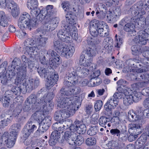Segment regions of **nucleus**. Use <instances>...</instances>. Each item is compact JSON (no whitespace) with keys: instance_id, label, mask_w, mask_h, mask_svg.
Returning <instances> with one entry per match:
<instances>
[{"instance_id":"f257e3e1","label":"nucleus","mask_w":149,"mask_h":149,"mask_svg":"<svg viewBox=\"0 0 149 149\" xmlns=\"http://www.w3.org/2000/svg\"><path fill=\"white\" fill-rule=\"evenodd\" d=\"M42 90H40L37 93L31 94L25 101L23 108V110L25 112L29 111L32 107L33 109H38V107H43V98L46 96Z\"/></svg>"},{"instance_id":"f03ea898","label":"nucleus","mask_w":149,"mask_h":149,"mask_svg":"<svg viewBox=\"0 0 149 149\" xmlns=\"http://www.w3.org/2000/svg\"><path fill=\"white\" fill-rule=\"evenodd\" d=\"M37 71L41 78L47 79L45 86L48 89H51L56 84L58 79L57 74L50 71L47 68H38Z\"/></svg>"},{"instance_id":"7ed1b4c3","label":"nucleus","mask_w":149,"mask_h":149,"mask_svg":"<svg viewBox=\"0 0 149 149\" xmlns=\"http://www.w3.org/2000/svg\"><path fill=\"white\" fill-rule=\"evenodd\" d=\"M58 97L59 101L58 106L60 108H64L63 109L64 110L67 118L73 115L77 109L72 104V98L63 97V99H62L61 97Z\"/></svg>"},{"instance_id":"20e7f679","label":"nucleus","mask_w":149,"mask_h":149,"mask_svg":"<svg viewBox=\"0 0 149 149\" xmlns=\"http://www.w3.org/2000/svg\"><path fill=\"white\" fill-rule=\"evenodd\" d=\"M54 48L58 52H61V55L68 58L72 57L74 52L73 47L68 48L64 42L57 40L54 42Z\"/></svg>"},{"instance_id":"39448f33","label":"nucleus","mask_w":149,"mask_h":149,"mask_svg":"<svg viewBox=\"0 0 149 149\" xmlns=\"http://www.w3.org/2000/svg\"><path fill=\"white\" fill-rule=\"evenodd\" d=\"M64 79L63 85L65 87H63L61 89L67 88L68 90H69L77 83L78 74L73 67L68 68Z\"/></svg>"},{"instance_id":"423d86ee","label":"nucleus","mask_w":149,"mask_h":149,"mask_svg":"<svg viewBox=\"0 0 149 149\" xmlns=\"http://www.w3.org/2000/svg\"><path fill=\"white\" fill-rule=\"evenodd\" d=\"M18 27L21 29H25L31 30L32 28L36 26V23L33 19H31L30 15L25 12L20 16L17 23Z\"/></svg>"},{"instance_id":"0eeeda50","label":"nucleus","mask_w":149,"mask_h":149,"mask_svg":"<svg viewBox=\"0 0 149 149\" xmlns=\"http://www.w3.org/2000/svg\"><path fill=\"white\" fill-rule=\"evenodd\" d=\"M8 69L9 72V76L10 78L15 76L17 72H19L23 69L26 70V68L22 64L20 59L17 58L14 59L11 65L8 66Z\"/></svg>"},{"instance_id":"6e6552de","label":"nucleus","mask_w":149,"mask_h":149,"mask_svg":"<svg viewBox=\"0 0 149 149\" xmlns=\"http://www.w3.org/2000/svg\"><path fill=\"white\" fill-rule=\"evenodd\" d=\"M145 109L142 107H139L134 112L130 111L128 114L129 120L132 122L136 121L145 116Z\"/></svg>"},{"instance_id":"1a4fd4ad","label":"nucleus","mask_w":149,"mask_h":149,"mask_svg":"<svg viewBox=\"0 0 149 149\" xmlns=\"http://www.w3.org/2000/svg\"><path fill=\"white\" fill-rule=\"evenodd\" d=\"M81 89L79 87H75L73 86L69 90H68L67 88L61 89L58 93V97L63 99V97H67L70 95L79 93Z\"/></svg>"},{"instance_id":"9d476101","label":"nucleus","mask_w":149,"mask_h":149,"mask_svg":"<svg viewBox=\"0 0 149 149\" xmlns=\"http://www.w3.org/2000/svg\"><path fill=\"white\" fill-rule=\"evenodd\" d=\"M64 133V132L63 131L56 130L52 132L50 134L49 141V145L53 146L55 145L58 141L61 143H64V140L61 139V137L62 136H63Z\"/></svg>"},{"instance_id":"9b49d317","label":"nucleus","mask_w":149,"mask_h":149,"mask_svg":"<svg viewBox=\"0 0 149 149\" xmlns=\"http://www.w3.org/2000/svg\"><path fill=\"white\" fill-rule=\"evenodd\" d=\"M137 36L132 39V42H134L132 44H140L145 45L147 43V41L149 40V36L143 30H141L137 33Z\"/></svg>"},{"instance_id":"f8f14e48","label":"nucleus","mask_w":149,"mask_h":149,"mask_svg":"<svg viewBox=\"0 0 149 149\" xmlns=\"http://www.w3.org/2000/svg\"><path fill=\"white\" fill-rule=\"evenodd\" d=\"M16 139L9 136L8 132H5L3 134L0 139V143H3L8 148H11L14 145Z\"/></svg>"},{"instance_id":"ddd939ff","label":"nucleus","mask_w":149,"mask_h":149,"mask_svg":"<svg viewBox=\"0 0 149 149\" xmlns=\"http://www.w3.org/2000/svg\"><path fill=\"white\" fill-rule=\"evenodd\" d=\"M40 90H42V91L44 92L45 94L46 95V96L43 98L44 102H43L44 104L43 107H38V109H43L46 110V109H50L51 107L53 106V104L51 103V100L53 98L54 96V95L52 93L48 94L45 91H44V89L42 88Z\"/></svg>"},{"instance_id":"4468645a","label":"nucleus","mask_w":149,"mask_h":149,"mask_svg":"<svg viewBox=\"0 0 149 149\" xmlns=\"http://www.w3.org/2000/svg\"><path fill=\"white\" fill-rule=\"evenodd\" d=\"M39 81L38 80H36L33 79H30L28 81L24 80V91L28 93L36 88L39 85Z\"/></svg>"},{"instance_id":"2eb2a0df","label":"nucleus","mask_w":149,"mask_h":149,"mask_svg":"<svg viewBox=\"0 0 149 149\" xmlns=\"http://www.w3.org/2000/svg\"><path fill=\"white\" fill-rule=\"evenodd\" d=\"M31 13L33 17V21L35 22L36 25L40 22H42L43 19L42 17L43 15V10H40L39 8H36L31 9Z\"/></svg>"},{"instance_id":"dca6fc26","label":"nucleus","mask_w":149,"mask_h":149,"mask_svg":"<svg viewBox=\"0 0 149 149\" xmlns=\"http://www.w3.org/2000/svg\"><path fill=\"white\" fill-rule=\"evenodd\" d=\"M143 3L142 1L138 3V6L134 5L131 8L132 9V14H134L133 16L143 15L146 14L145 9L144 7Z\"/></svg>"},{"instance_id":"f3484780","label":"nucleus","mask_w":149,"mask_h":149,"mask_svg":"<svg viewBox=\"0 0 149 149\" xmlns=\"http://www.w3.org/2000/svg\"><path fill=\"white\" fill-rule=\"evenodd\" d=\"M141 81H145L136 83L133 86L136 88H143L146 87L149 84V73L141 72Z\"/></svg>"},{"instance_id":"a211bd4d","label":"nucleus","mask_w":149,"mask_h":149,"mask_svg":"<svg viewBox=\"0 0 149 149\" xmlns=\"http://www.w3.org/2000/svg\"><path fill=\"white\" fill-rule=\"evenodd\" d=\"M36 128V126L31 121H29L25 126L22 131L23 136L24 138L28 137Z\"/></svg>"},{"instance_id":"6ab92c4d","label":"nucleus","mask_w":149,"mask_h":149,"mask_svg":"<svg viewBox=\"0 0 149 149\" xmlns=\"http://www.w3.org/2000/svg\"><path fill=\"white\" fill-rule=\"evenodd\" d=\"M104 26L103 23L99 22L98 23H95L93 24L90 26L89 31L91 34L94 37L96 36L98 33V31L101 32L102 31L104 30L103 27Z\"/></svg>"},{"instance_id":"aec40b11","label":"nucleus","mask_w":149,"mask_h":149,"mask_svg":"<svg viewBox=\"0 0 149 149\" xmlns=\"http://www.w3.org/2000/svg\"><path fill=\"white\" fill-rule=\"evenodd\" d=\"M48 23L45 24L44 29L45 31L48 32L54 30L57 26L58 22L56 18L52 19L50 20H46Z\"/></svg>"},{"instance_id":"412c9836","label":"nucleus","mask_w":149,"mask_h":149,"mask_svg":"<svg viewBox=\"0 0 149 149\" xmlns=\"http://www.w3.org/2000/svg\"><path fill=\"white\" fill-rule=\"evenodd\" d=\"M26 73V70H24L23 69L22 71L21 72H17L16 77L15 79V84L16 85L19 84L22 85L24 87V79L25 78Z\"/></svg>"},{"instance_id":"4be33fe9","label":"nucleus","mask_w":149,"mask_h":149,"mask_svg":"<svg viewBox=\"0 0 149 149\" xmlns=\"http://www.w3.org/2000/svg\"><path fill=\"white\" fill-rule=\"evenodd\" d=\"M7 8L11 10V14L14 18L17 17L20 13L19 8L17 3L13 1L12 3H8Z\"/></svg>"},{"instance_id":"5701e85b","label":"nucleus","mask_w":149,"mask_h":149,"mask_svg":"<svg viewBox=\"0 0 149 149\" xmlns=\"http://www.w3.org/2000/svg\"><path fill=\"white\" fill-rule=\"evenodd\" d=\"M64 138L70 145H75V138L77 136V134L73 132H71L70 131H67L64 132Z\"/></svg>"},{"instance_id":"b1692460","label":"nucleus","mask_w":149,"mask_h":149,"mask_svg":"<svg viewBox=\"0 0 149 149\" xmlns=\"http://www.w3.org/2000/svg\"><path fill=\"white\" fill-rule=\"evenodd\" d=\"M149 137V133H143L138 139L135 143V147L137 149H139L140 148L143 147L147 141V139Z\"/></svg>"},{"instance_id":"393cba45","label":"nucleus","mask_w":149,"mask_h":149,"mask_svg":"<svg viewBox=\"0 0 149 149\" xmlns=\"http://www.w3.org/2000/svg\"><path fill=\"white\" fill-rule=\"evenodd\" d=\"M54 13L53 9V6L48 5L46 6L45 10H43V15L42 17L43 19L50 20Z\"/></svg>"},{"instance_id":"a878e982","label":"nucleus","mask_w":149,"mask_h":149,"mask_svg":"<svg viewBox=\"0 0 149 149\" xmlns=\"http://www.w3.org/2000/svg\"><path fill=\"white\" fill-rule=\"evenodd\" d=\"M95 46H87V48L85 50L86 56H87L90 58H88L90 63L92 61L93 58L95 56L97 53Z\"/></svg>"},{"instance_id":"bb28decb","label":"nucleus","mask_w":149,"mask_h":149,"mask_svg":"<svg viewBox=\"0 0 149 149\" xmlns=\"http://www.w3.org/2000/svg\"><path fill=\"white\" fill-rule=\"evenodd\" d=\"M51 124L50 119L48 117L45 118L39 123V129L42 133L46 132Z\"/></svg>"},{"instance_id":"cd10ccee","label":"nucleus","mask_w":149,"mask_h":149,"mask_svg":"<svg viewBox=\"0 0 149 149\" xmlns=\"http://www.w3.org/2000/svg\"><path fill=\"white\" fill-rule=\"evenodd\" d=\"M53 117L57 121H62L67 118L63 109L55 111L53 114Z\"/></svg>"},{"instance_id":"c85d7f7f","label":"nucleus","mask_w":149,"mask_h":149,"mask_svg":"<svg viewBox=\"0 0 149 149\" xmlns=\"http://www.w3.org/2000/svg\"><path fill=\"white\" fill-rule=\"evenodd\" d=\"M75 17L72 18H70L68 19V23L66 21H63V22L61 26L62 27H64V29H65L67 32H70L71 30V25H74L75 24Z\"/></svg>"},{"instance_id":"c756f323","label":"nucleus","mask_w":149,"mask_h":149,"mask_svg":"<svg viewBox=\"0 0 149 149\" xmlns=\"http://www.w3.org/2000/svg\"><path fill=\"white\" fill-rule=\"evenodd\" d=\"M140 17L136 19L131 18V21L134 23L136 26L145 25L146 24V18L143 15L139 16Z\"/></svg>"},{"instance_id":"7c9ffc66","label":"nucleus","mask_w":149,"mask_h":149,"mask_svg":"<svg viewBox=\"0 0 149 149\" xmlns=\"http://www.w3.org/2000/svg\"><path fill=\"white\" fill-rule=\"evenodd\" d=\"M134 69H132L131 71V73L129 74L128 77V79L130 81H141V72H139L134 71Z\"/></svg>"},{"instance_id":"2f4dec72","label":"nucleus","mask_w":149,"mask_h":149,"mask_svg":"<svg viewBox=\"0 0 149 149\" xmlns=\"http://www.w3.org/2000/svg\"><path fill=\"white\" fill-rule=\"evenodd\" d=\"M141 58L139 56H137L135 57L132 58H130L128 59L127 61V63L128 62L130 63H129L128 65L129 66H132V65L134 66V63H137V65H135L136 67L139 68V66H141V65L139 63H141Z\"/></svg>"},{"instance_id":"473e14b6","label":"nucleus","mask_w":149,"mask_h":149,"mask_svg":"<svg viewBox=\"0 0 149 149\" xmlns=\"http://www.w3.org/2000/svg\"><path fill=\"white\" fill-rule=\"evenodd\" d=\"M36 45L38 47L41 48L46 46L48 38L46 37H41L40 38L36 39Z\"/></svg>"},{"instance_id":"72a5a7b5","label":"nucleus","mask_w":149,"mask_h":149,"mask_svg":"<svg viewBox=\"0 0 149 149\" xmlns=\"http://www.w3.org/2000/svg\"><path fill=\"white\" fill-rule=\"evenodd\" d=\"M131 42V45H134L131 47L132 54L134 56H139L142 53L141 49L138 46L135 45V44H132L134 42H132V41Z\"/></svg>"},{"instance_id":"f704fd0d","label":"nucleus","mask_w":149,"mask_h":149,"mask_svg":"<svg viewBox=\"0 0 149 149\" xmlns=\"http://www.w3.org/2000/svg\"><path fill=\"white\" fill-rule=\"evenodd\" d=\"M60 58V57H56L47 58L49 61L48 65H50L51 67H53L54 66H55L57 65H58L59 64Z\"/></svg>"},{"instance_id":"c9c22d12","label":"nucleus","mask_w":149,"mask_h":149,"mask_svg":"<svg viewBox=\"0 0 149 149\" xmlns=\"http://www.w3.org/2000/svg\"><path fill=\"white\" fill-rule=\"evenodd\" d=\"M26 50L29 54H30L31 56H35L38 54V49L35 46L32 47L30 46H27L26 48Z\"/></svg>"},{"instance_id":"e433bc0d","label":"nucleus","mask_w":149,"mask_h":149,"mask_svg":"<svg viewBox=\"0 0 149 149\" xmlns=\"http://www.w3.org/2000/svg\"><path fill=\"white\" fill-rule=\"evenodd\" d=\"M130 21V23L126 24L124 26L123 30L126 32H133L135 31H134L135 25L134 23L131 21V19Z\"/></svg>"},{"instance_id":"4c0bfd02","label":"nucleus","mask_w":149,"mask_h":149,"mask_svg":"<svg viewBox=\"0 0 149 149\" xmlns=\"http://www.w3.org/2000/svg\"><path fill=\"white\" fill-rule=\"evenodd\" d=\"M79 66L77 68L76 70L79 72V74H80V76L84 77L86 76L89 73V70L86 68Z\"/></svg>"},{"instance_id":"58836bf2","label":"nucleus","mask_w":149,"mask_h":149,"mask_svg":"<svg viewBox=\"0 0 149 149\" xmlns=\"http://www.w3.org/2000/svg\"><path fill=\"white\" fill-rule=\"evenodd\" d=\"M12 120L11 116H10L9 118H1L0 119V125L1 128H3L7 126L8 124L10 123Z\"/></svg>"},{"instance_id":"ea45409f","label":"nucleus","mask_w":149,"mask_h":149,"mask_svg":"<svg viewBox=\"0 0 149 149\" xmlns=\"http://www.w3.org/2000/svg\"><path fill=\"white\" fill-rule=\"evenodd\" d=\"M132 95H128L126 96L124 99L123 103L126 106H128L132 104L134 102Z\"/></svg>"},{"instance_id":"a19ab883","label":"nucleus","mask_w":149,"mask_h":149,"mask_svg":"<svg viewBox=\"0 0 149 149\" xmlns=\"http://www.w3.org/2000/svg\"><path fill=\"white\" fill-rule=\"evenodd\" d=\"M27 6L29 8L33 9L38 8V2L37 0H30L27 3Z\"/></svg>"},{"instance_id":"79ce46f5","label":"nucleus","mask_w":149,"mask_h":149,"mask_svg":"<svg viewBox=\"0 0 149 149\" xmlns=\"http://www.w3.org/2000/svg\"><path fill=\"white\" fill-rule=\"evenodd\" d=\"M22 85H20L19 87H13L10 91L15 95H19L22 91H24V89Z\"/></svg>"},{"instance_id":"37998d69","label":"nucleus","mask_w":149,"mask_h":149,"mask_svg":"<svg viewBox=\"0 0 149 149\" xmlns=\"http://www.w3.org/2000/svg\"><path fill=\"white\" fill-rule=\"evenodd\" d=\"M86 145L89 146H92L96 144V139L93 137H91L88 138L85 141Z\"/></svg>"},{"instance_id":"c03bdc74","label":"nucleus","mask_w":149,"mask_h":149,"mask_svg":"<svg viewBox=\"0 0 149 149\" xmlns=\"http://www.w3.org/2000/svg\"><path fill=\"white\" fill-rule=\"evenodd\" d=\"M45 56L47 58L56 57H60L56 52L51 49L48 50L47 52L45 53Z\"/></svg>"},{"instance_id":"a18cd8bd","label":"nucleus","mask_w":149,"mask_h":149,"mask_svg":"<svg viewBox=\"0 0 149 149\" xmlns=\"http://www.w3.org/2000/svg\"><path fill=\"white\" fill-rule=\"evenodd\" d=\"M110 118L106 117L104 116L100 117L99 119V123L102 126L104 127L108 122L110 120Z\"/></svg>"},{"instance_id":"49530a36","label":"nucleus","mask_w":149,"mask_h":149,"mask_svg":"<svg viewBox=\"0 0 149 149\" xmlns=\"http://www.w3.org/2000/svg\"><path fill=\"white\" fill-rule=\"evenodd\" d=\"M85 59V57L84 56L83 53H82V55L80 56V58L79 61L80 64L85 66H88L90 65V63H91L90 62L89 60L88 61V60L86 61Z\"/></svg>"},{"instance_id":"de8ad7c7","label":"nucleus","mask_w":149,"mask_h":149,"mask_svg":"<svg viewBox=\"0 0 149 149\" xmlns=\"http://www.w3.org/2000/svg\"><path fill=\"white\" fill-rule=\"evenodd\" d=\"M117 84L120 88L125 89L128 87V82L123 79H121L118 81Z\"/></svg>"},{"instance_id":"09e8293b","label":"nucleus","mask_w":149,"mask_h":149,"mask_svg":"<svg viewBox=\"0 0 149 149\" xmlns=\"http://www.w3.org/2000/svg\"><path fill=\"white\" fill-rule=\"evenodd\" d=\"M70 97L72 98V104L75 107L77 108V109H78L79 106L81 104L79 98L77 96H75L73 98L72 97H68V98Z\"/></svg>"},{"instance_id":"8fccbe9b","label":"nucleus","mask_w":149,"mask_h":149,"mask_svg":"<svg viewBox=\"0 0 149 149\" xmlns=\"http://www.w3.org/2000/svg\"><path fill=\"white\" fill-rule=\"evenodd\" d=\"M132 95L134 102H137L141 100L142 98V95H143L142 91L141 93L136 92Z\"/></svg>"},{"instance_id":"3c124183","label":"nucleus","mask_w":149,"mask_h":149,"mask_svg":"<svg viewBox=\"0 0 149 149\" xmlns=\"http://www.w3.org/2000/svg\"><path fill=\"white\" fill-rule=\"evenodd\" d=\"M62 121H58L54 123L52 126V129L54 131H63V129H62V126L61 125V122Z\"/></svg>"},{"instance_id":"603ef678","label":"nucleus","mask_w":149,"mask_h":149,"mask_svg":"<svg viewBox=\"0 0 149 149\" xmlns=\"http://www.w3.org/2000/svg\"><path fill=\"white\" fill-rule=\"evenodd\" d=\"M86 130V126L84 124H82L78 127L76 130H74L73 131H76L77 132L80 134H83L85 132Z\"/></svg>"},{"instance_id":"864d4df0","label":"nucleus","mask_w":149,"mask_h":149,"mask_svg":"<svg viewBox=\"0 0 149 149\" xmlns=\"http://www.w3.org/2000/svg\"><path fill=\"white\" fill-rule=\"evenodd\" d=\"M112 101H108L104 105V109L105 110L107 111H110L113 109L114 108L113 106Z\"/></svg>"},{"instance_id":"5fc2aeb1","label":"nucleus","mask_w":149,"mask_h":149,"mask_svg":"<svg viewBox=\"0 0 149 149\" xmlns=\"http://www.w3.org/2000/svg\"><path fill=\"white\" fill-rule=\"evenodd\" d=\"M106 41L104 42V43L106 45H105L104 47L106 48V49L108 50L109 49V47H112L113 46H112V42L113 41V39L111 38L110 37H108L106 39Z\"/></svg>"},{"instance_id":"6e6d98bb","label":"nucleus","mask_w":149,"mask_h":149,"mask_svg":"<svg viewBox=\"0 0 149 149\" xmlns=\"http://www.w3.org/2000/svg\"><path fill=\"white\" fill-rule=\"evenodd\" d=\"M98 132L97 127L96 126H94L91 127L87 131V134L90 136L95 135Z\"/></svg>"},{"instance_id":"4d7b16f0","label":"nucleus","mask_w":149,"mask_h":149,"mask_svg":"<svg viewBox=\"0 0 149 149\" xmlns=\"http://www.w3.org/2000/svg\"><path fill=\"white\" fill-rule=\"evenodd\" d=\"M136 124H132L130 125V128L128 130V132L129 133H131L132 134L135 135H137V131L136 129Z\"/></svg>"},{"instance_id":"13d9d810","label":"nucleus","mask_w":149,"mask_h":149,"mask_svg":"<svg viewBox=\"0 0 149 149\" xmlns=\"http://www.w3.org/2000/svg\"><path fill=\"white\" fill-rule=\"evenodd\" d=\"M76 137L75 138V144H77L79 146L80 145L84 142V138L81 135H77V134Z\"/></svg>"},{"instance_id":"bf43d9fd","label":"nucleus","mask_w":149,"mask_h":149,"mask_svg":"<svg viewBox=\"0 0 149 149\" xmlns=\"http://www.w3.org/2000/svg\"><path fill=\"white\" fill-rule=\"evenodd\" d=\"M13 0H0V6L3 8H7L8 4L9 3H12Z\"/></svg>"},{"instance_id":"052dcab7","label":"nucleus","mask_w":149,"mask_h":149,"mask_svg":"<svg viewBox=\"0 0 149 149\" xmlns=\"http://www.w3.org/2000/svg\"><path fill=\"white\" fill-rule=\"evenodd\" d=\"M103 105L102 101L101 100H99L97 101L94 105V108L96 111H99Z\"/></svg>"},{"instance_id":"680f3d73","label":"nucleus","mask_w":149,"mask_h":149,"mask_svg":"<svg viewBox=\"0 0 149 149\" xmlns=\"http://www.w3.org/2000/svg\"><path fill=\"white\" fill-rule=\"evenodd\" d=\"M10 100L8 98L3 97L1 102L3 107L5 108H8L10 105Z\"/></svg>"},{"instance_id":"e2e57ef3","label":"nucleus","mask_w":149,"mask_h":149,"mask_svg":"<svg viewBox=\"0 0 149 149\" xmlns=\"http://www.w3.org/2000/svg\"><path fill=\"white\" fill-rule=\"evenodd\" d=\"M61 5L65 11L72 10V9L70 8V5L68 1L63 2L61 4Z\"/></svg>"},{"instance_id":"0e129e2a","label":"nucleus","mask_w":149,"mask_h":149,"mask_svg":"<svg viewBox=\"0 0 149 149\" xmlns=\"http://www.w3.org/2000/svg\"><path fill=\"white\" fill-rule=\"evenodd\" d=\"M81 121L76 120L74 122V124L71 125L70 127V130L74 131V130H76L77 127L80 126L81 124H80Z\"/></svg>"},{"instance_id":"69168bd1","label":"nucleus","mask_w":149,"mask_h":149,"mask_svg":"<svg viewBox=\"0 0 149 149\" xmlns=\"http://www.w3.org/2000/svg\"><path fill=\"white\" fill-rule=\"evenodd\" d=\"M40 60L41 63L42 64L48 65V59H47V58L45 56V53L43 56L40 57Z\"/></svg>"},{"instance_id":"338daca9","label":"nucleus","mask_w":149,"mask_h":149,"mask_svg":"<svg viewBox=\"0 0 149 149\" xmlns=\"http://www.w3.org/2000/svg\"><path fill=\"white\" fill-rule=\"evenodd\" d=\"M20 125L18 123H16L13 124L10 129V130L15 131V132H18L20 130Z\"/></svg>"},{"instance_id":"774afa93","label":"nucleus","mask_w":149,"mask_h":149,"mask_svg":"<svg viewBox=\"0 0 149 149\" xmlns=\"http://www.w3.org/2000/svg\"><path fill=\"white\" fill-rule=\"evenodd\" d=\"M21 111V109L16 108L13 111L12 115L13 116L17 118L19 115H20Z\"/></svg>"}]
</instances>
